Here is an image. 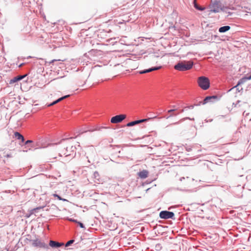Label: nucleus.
Segmentation results:
<instances>
[{"instance_id":"f257e3e1","label":"nucleus","mask_w":251,"mask_h":251,"mask_svg":"<svg viewBox=\"0 0 251 251\" xmlns=\"http://www.w3.org/2000/svg\"><path fill=\"white\" fill-rule=\"evenodd\" d=\"M193 65V62L191 61H181L177 63L174 66V68L176 70L183 72L190 70L192 68Z\"/></svg>"},{"instance_id":"f03ea898","label":"nucleus","mask_w":251,"mask_h":251,"mask_svg":"<svg viewBox=\"0 0 251 251\" xmlns=\"http://www.w3.org/2000/svg\"><path fill=\"white\" fill-rule=\"evenodd\" d=\"M198 83L199 86L203 90H207L210 86L209 80L205 76H201L199 77Z\"/></svg>"},{"instance_id":"7ed1b4c3","label":"nucleus","mask_w":251,"mask_h":251,"mask_svg":"<svg viewBox=\"0 0 251 251\" xmlns=\"http://www.w3.org/2000/svg\"><path fill=\"white\" fill-rule=\"evenodd\" d=\"M174 215L175 214L173 212L168 211H162L159 214L160 217L164 219L173 218Z\"/></svg>"},{"instance_id":"20e7f679","label":"nucleus","mask_w":251,"mask_h":251,"mask_svg":"<svg viewBox=\"0 0 251 251\" xmlns=\"http://www.w3.org/2000/svg\"><path fill=\"white\" fill-rule=\"evenodd\" d=\"M32 244L34 247L40 248L47 249L48 248V245L46 243L38 239L33 240Z\"/></svg>"},{"instance_id":"39448f33","label":"nucleus","mask_w":251,"mask_h":251,"mask_svg":"<svg viewBox=\"0 0 251 251\" xmlns=\"http://www.w3.org/2000/svg\"><path fill=\"white\" fill-rule=\"evenodd\" d=\"M126 118V115H118L113 117L111 119V122L113 124H116L121 122Z\"/></svg>"},{"instance_id":"423d86ee","label":"nucleus","mask_w":251,"mask_h":251,"mask_svg":"<svg viewBox=\"0 0 251 251\" xmlns=\"http://www.w3.org/2000/svg\"><path fill=\"white\" fill-rule=\"evenodd\" d=\"M152 119V118H149L148 119H142V120H140L134 121L128 123L126 126H133L135 125H137V124H140V123H141L143 122L148 121Z\"/></svg>"},{"instance_id":"0eeeda50","label":"nucleus","mask_w":251,"mask_h":251,"mask_svg":"<svg viewBox=\"0 0 251 251\" xmlns=\"http://www.w3.org/2000/svg\"><path fill=\"white\" fill-rule=\"evenodd\" d=\"M249 106L247 101L238 100L235 104V107L245 108Z\"/></svg>"},{"instance_id":"6e6552de","label":"nucleus","mask_w":251,"mask_h":251,"mask_svg":"<svg viewBox=\"0 0 251 251\" xmlns=\"http://www.w3.org/2000/svg\"><path fill=\"white\" fill-rule=\"evenodd\" d=\"M64 245L62 243H59L54 241L50 240L49 242V245L54 248H59Z\"/></svg>"},{"instance_id":"1a4fd4ad","label":"nucleus","mask_w":251,"mask_h":251,"mask_svg":"<svg viewBox=\"0 0 251 251\" xmlns=\"http://www.w3.org/2000/svg\"><path fill=\"white\" fill-rule=\"evenodd\" d=\"M138 176L142 179H145L148 176L149 172L147 170H143L138 173Z\"/></svg>"},{"instance_id":"9d476101","label":"nucleus","mask_w":251,"mask_h":251,"mask_svg":"<svg viewBox=\"0 0 251 251\" xmlns=\"http://www.w3.org/2000/svg\"><path fill=\"white\" fill-rule=\"evenodd\" d=\"M26 76V75H19V76H16V77H14L13 78H12V79H11L10 81H9V84H12L13 83H14L21 79H22L23 78H24L25 76Z\"/></svg>"},{"instance_id":"9b49d317","label":"nucleus","mask_w":251,"mask_h":251,"mask_svg":"<svg viewBox=\"0 0 251 251\" xmlns=\"http://www.w3.org/2000/svg\"><path fill=\"white\" fill-rule=\"evenodd\" d=\"M69 96H70V95H66L64 97H62L57 99V100L54 101L53 102L51 103L50 104H49L48 105V106L50 107V106H52V105L57 103L58 102L61 101V100H64L65 99L68 98Z\"/></svg>"},{"instance_id":"f8f14e48","label":"nucleus","mask_w":251,"mask_h":251,"mask_svg":"<svg viewBox=\"0 0 251 251\" xmlns=\"http://www.w3.org/2000/svg\"><path fill=\"white\" fill-rule=\"evenodd\" d=\"M161 66L160 67H153V68H151V69H147V70H145L144 71H141L140 72V74H144V73H149V72H151V71H155V70H158L159 69H160L161 68Z\"/></svg>"},{"instance_id":"ddd939ff","label":"nucleus","mask_w":251,"mask_h":251,"mask_svg":"<svg viewBox=\"0 0 251 251\" xmlns=\"http://www.w3.org/2000/svg\"><path fill=\"white\" fill-rule=\"evenodd\" d=\"M230 28V27L228 25L224 26L221 27L219 28V31L221 33L225 32H226V31H228V30H229Z\"/></svg>"},{"instance_id":"4468645a","label":"nucleus","mask_w":251,"mask_h":251,"mask_svg":"<svg viewBox=\"0 0 251 251\" xmlns=\"http://www.w3.org/2000/svg\"><path fill=\"white\" fill-rule=\"evenodd\" d=\"M14 135L16 138H17L18 139L21 140L22 142H24L25 140L24 136L21 135L20 133L18 132H15L14 133Z\"/></svg>"},{"instance_id":"2eb2a0df","label":"nucleus","mask_w":251,"mask_h":251,"mask_svg":"<svg viewBox=\"0 0 251 251\" xmlns=\"http://www.w3.org/2000/svg\"><path fill=\"white\" fill-rule=\"evenodd\" d=\"M3 157L5 158H11L12 157V153L10 152H7L6 151H4L3 153Z\"/></svg>"},{"instance_id":"dca6fc26","label":"nucleus","mask_w":251,"mask_h":251,"mask_svg":"<svg viewBox=\"0 0 251 251\" xmlns=\"http://www.w3.org/2000/svg\"><path fill=\"white\" fill-rule=\"evenodd\" d=\"M242 8L243 9L242 10L243 12L251 14V9L250 8L248 9V8L245 7H244V8L242 7Z\"/></svg>"},{"instance_id":"f3484780","label":"nucleus","mask_w":251,"mask_h":251,"mask_svg":"<svg viewBox=\"0 0 251 251\" xmlns=\"http://www.w3.org/2000/svg\"><path fill=\"white\" fill-rule=\"evenodd\" d=\"M194 6L196 9L201 11L203 10L204 9V8H201L199 6V5L196 3V0H194Z\"/></svg>"},{"instance_id":"a211bd4d","label":"nucleus","mask_w":251,"mask_h":251,"mask_svg":"<svg viewBox=\"0 0 251 251\" xmlns=\"http://www.w3.org/2000/svg\"><path fill=\"white\" fill-rule=\"evenodd\" d=\"M186 119H189V120H192V121H194V118H193V119H191V118H188V117H186V118H182V119H180V120H179V122H176V123H175L174 124H178V123H179V122H183V121H185V120H186Z\"/></svg>"},{"instance_id":"6ab92c4d","label":"nucleus","mask_w":251,"mask_h":251,"mask_svg":"<svg viewBox=\"0 0 251 251\" xmlns=\"http://www.w3.org/2000/svg\"><path fill=\"white\" fill-rule=\"evenodd\" d=\"M53 196L54 197H56L59 200H61V201H67V200H66L65 199L62 198L61 197H60L57 194H53Z\"/></svg>"},{"instance_id":"aec40b11","label":"nucleus","mask_w":251,"mask_h":251,"mask_svg":"<svg viewBox=\"0 0 251 251\" xmlns=\"http://www.w3.org/2000/svg\"><path fill=\"white\" fill-rule=\"evenodd\" d=\"M227 9V8L226 7H224L221 8V10L223 12H225L226 13H227L229 14V15H230L231 13L230 12H227V11H226Z\"/></svg>"},{"instance_id":"412c9836","label":"nucleus","mask_w":251,"mask_h":251,"mask_svg":"<svg viewBox=\"0 0 251 251\" xmlns=\"http://www.w3.org/2000/svg\"><path fill=\"white\" fill-rule=\"evenodd\" d=\"M74 242V240H71L70 241H69L66 244V247H68L69 246H70L71 244H72L73 242Z\"/></svg>"},{"instance_id":"4be33fe9","label":"nucleus","mask_w":251,"mask_h":251,"mask_svg":"<svg viewBox=\"0 0 251 251\" xmlns=\"http://www.w3.org/2000/svg\"><path fill=\"white\" fill-rule=\"evenodd\" d=\"M76 223H77L79 225V226H80V227L81 228H85V227L82 223L77 222V221Z\"/></svg>"},{"instance_id":"5701e85b","label":"nucleus","mask_w":251,"mask_h":251,"mask_svg":"<svg viewBox=\"0 0 251 251\" xmlns=\"http://www.w3.org/2000/svg\"><path fill=\"white\" fill-rule=\"evenodd\" d=\"M211 97H206V98L204 99V102H205V103L207 102V101H208V100H210V99H211Z\"/></svg>"},{"instance_id":"b1692460","label":"nucleus","mask_w":251,"mask_h":251,"mask_svg":"<svg viewBox=\"0 0 251 251\" xmlns=\"http://www.w3.org/2000/svg\"><path fill=\"white\" fill-rule=\"evenodd\" d=\"M55 61H63L64 60H61V59H58V60H55V59H54V60H52L51 62H50V63H51Z\"/></svg>"},{"instance_id":"393cba45","label":"nucleus","mask_w":251,"mask_h":251,"mask_svg":"<svg viewBox=\"0 0 251 251\" xmlns=\"http://www.w3.org/2000/svg\"><path fill=\"white\" fill-rule=\"evenodd\" d=\"M70 221H71V222H75V223H76L77 222V221L75 220V219H68Z\"/></svg>"},{"instance_id":"a878e982","label":"nucleus","mask_w":251,"mask_h":251,"mask_svg":"<svg viewBox=\"0 0 251 251\" xmlns=\"http://www.w3.org/2000/svg\"><path fill=\"white\" fill-rule=\"evenodd\" d=\"M32 140H27V141L25 142V144H28V143H32Z\"/></svg>"},{"instance_id":"bb28decb","label":"nucleus","mask_w":251,"mask_h":251,"mask_svg":"<svg viewBox=\"0 0 251 251\" xmlns=\"http://www.w3.org/2000/svg\"><path fill=\"white\" fill-rule=\"evenodd\" d=\"M176 110L175 109H171V110H169L168 111V113H171V112H172L173 111H175Z\"/></svg>"},{"instance_id":"cd10ccee","label":"nucleus","mask_w":251,"mask_h":251,"mask_svg":"<svg viewBox=\"0 0 251 251\" xmlns=\"http://www.w3.org/2000/svg\"><path fill=\"white\" fill-rule=\"evenodd\" d=\"M217 12V11L216 10H211L210 11V13H212V12H215H215Z\"/></svg>"},{"instance_id":"c85d7f7f","label":"nucleus","mask_w":251,"mask_h":251,"mask_svg":"<svg viewBox=\"0 0 251 251\" xmlns=\"http://www.w3.org/2000/svg\"><path fill=\"white\" fill-rule=\"evenodd\" d=\"M39 209V208H34L31 211H32V213H33V211H35L36 209Z\"/></svg>"},{"instance_id":"c756f323","label":"nucleus","mask_w":251,"mask_h":251,"mask_svg":"<svg viewBox=\"0 0 251 251\" xmlns=\"http://www.w3.org/2000/svg\"><path fill=\"white\" fill-rule=\"evenodd\" d=\"M173 115H170V116H169V117H167L166 118V119H168L169 118H170V117H172Z\"/></svg>"},{"instance_id":"7c9ffc66","label":"nucleus","mask_w":251,"mask_h":251,"mask_svg":"<svg viewBox=\"0 0 251 251\" xmlns=\"http://www.w3.org/2000/svg\"><path fill=\"white\" fill-rule=\"evenodd\" d=\"M29 216H30V215H26V216H25V217H26V218H28V217H29Z\"/></svg>"},{"instance_id":"2f4dec72","label":"nucleus","mask_w":251,"mask_h":251,"mask_svg":"<svg viewBox=\"0 0 251 251\" xmlns=\"http://www.w3.org/2000/svg\"><path fill=\"white\" fill-rule=\"evenodd\" d=\"M232 10H235V8L234 7H232V8H231Z\"/></svg>"}]
</instances>
